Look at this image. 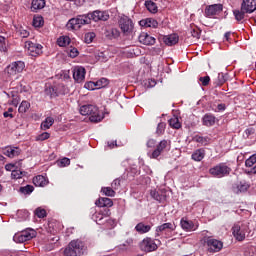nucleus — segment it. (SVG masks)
I'll return each instance as SVG.
<instances>
[{"label": "nucleus", "mask_w": 256, "mask_h": 256, "mask_svg": "<svg viewBox=\"0 0 256 256\" xmlns=\"http://www.w3.org/2000/svg\"><path fill=\"white\" fill-rule=\"evenodd\" d=\"M34 237H37V231L28 228L20 233L15 234L13 241H15V243H25L26 241H31V239H34Z\"/></svg>", "instance_id": "obj_7"}, {"label": "nucleus", "mask_w": 256, "mask_h": 256, "mask_svg": "<svg viewBox=\"0 0 256 256\" xmlns=\"http://www.w3.org/2000/svg\"><path fill=\"white\" fill-rule=\"evenodd\" d=\"M3 155L9 157V159H14V157H19V155H21V148L15 146H6L3 148Z\"/></svg>", "instance_id": "obj_17"}, {"label": "nucleus", "mask_w": 256, "mask_h": 256, "mask_svg": "<svg viewBox=\"0 0 256 256\" xmlns=\"http://www.w3.org/2000/svg\"><path fill=\"white\" fill-rule=\"evenodd\" d=\"M45 8V0H32L31 3V11L33 13H37L38 11H41V9Z\"/></svg>", "instance_id": "obj_26"}, {"label": "nucleus", "mask_w": 256, "mask_h": 256, "mask_svg": "<svg viewBox=\"0 0 256 256\" xmlns=\"http://www.w3.org/2000/svg\"><path fill=\"white\" fill-rule=\"evenodd\" d=\"M163 42L165 43V45H168L169 47L177 45V43H179V35L171 34L168 36H164Z\"/></svg>", "instance_id": "obj_24"}, {"label": "nucleus", "mask_w": 256, "mask_h": 256, "mask_svg": "<svg viewBox=\"0 0 256 256\" xmlns=\"http://www.w3.org/2000/svg\"><path fill=\"white\" fill-rule=\"evenodd\" d=\"M191 158L193 159V161H203V159H205V149L200 148L195 150L192 155Z\"/></svg>", "instance_id": "obj_28"}, {"label": "nucleus", "mask_w": 256, "mask_h": 256, "mask_svg": "<svg viewBox=\"0 0 256 256\" xmlns=\"http://www.w3.org/2000/svg\"><path fill=\"white\" fill-rule=\"evenodd\" d=\"M225 41H231V32H226L224 34Z\"/></svg>", "instance_id": "obj_62"}, {"label": "nucleus", "mask_w": 256, "mask_h": 256, "mask_svg": "<svg viewBox=\"0 0 256 256\" xmlns=\"http://www.w3.org/2000/svg\"><path fill=\"white\" fill-rule=\"evenodd\" d=\"M5 43V37L0 36V45H3Z\"/></svg>", "instance_id": "obj_64"}, {"label": "nucleus", "mask_w": 256, "mask_h": 256, "mask_svg": "<svg viewBox=\"0 0 256 256\" xmlns=\"http://www.w3.org/2000/svg\"><path fill=\"white\" fill-rule=\"evenodd\" d=\"M51 137V134L48 132H43L42 134L38 135L36 141H47Z\"/></svg>", "instance_id": "obj_50"}, {"label": "nucleus", "mask_w": 256, "mask_h": 256, "mask_svg": "<svg viewBox=\"0 0 256 256\" xmlns=\"http://www.w3.org/2000/svg\"><path fill=\"white\" fill-rule=\"evenodd\" d=\"M241 7L243 11L249 14L255 13L256 11V0H242Z\"/></svg>", "instance_id": "obj_18"}, {"label": "nucleus", "mask_w": 256, "mask_h": 256, "mask_svg": "<svg viewBox=\"0 0 256 256\" xmlns=\"http://www.w3.org/2000/svg\"><path fill=\"white\" fill-rule=\"evenodd\" d=\"M108 217H111V210L109 208H103L99 212L94 213L92 219L97 225H105V221Z\"/></svg>", "instance_id": "obj_11"}, {"label": "nucleus", "mask_w": 256, "mask_h": 256, "mask_svg": "<svg viewBox=\"0 0 256 256\" xmlns=\"http://www.w3.org/2000/svg\"><path fill=\"white\" fill-rule=\"evenodd\" d=\"M43 17L38 16V17H34L33 19V25L34 27H43Z\"/></svg>", "instance_id": "obj_47"}, {"label": "nucleus", "mask_w": 256, "mask_h": 256, "mask_svg": "<svg viewBox=\"0 0 256 256\" xmlns=\"http://www.w3.org/2000/svg\"><path fill=\"white\" fill-rule=\"evenodd\" d=\"M85 243L81 240H72L64 250L65 256H81L85 253Z\"/></svg>", "instance_id": "obj_3"}, {"label": "nucleus", "mask_w": 256, "mask_h": 256, "mask_svg": "<svg viewBox=\"0 0 256 256\" xmlns=\"http://www.w3.org/2000/svg\"><path fill=\"white\" fill-rule=\"evenodd\" d=\"M95 205L103 209H109V207H113V200H111V198L102 197L96 200Z\"/></svg>", "instance_id": "obj_22"}, {"label": "nucleus", "mask_w": 256, "mask_h": 256, "mask_svg": "<svg viewBox=\"0 0 256 256\" xmlns=\"http://www.w3.org/2000/svg\"><path fill=\"white\" fill-rule=\"evenodd\" d=\"M85 89H88L89 91H95V89H98L97 88V82H87L85 85H84Z\"/></svg>", "instance_id": "obj_48"}, {"label": "nucleus", "mask_w": 256, "mask_h": 256, "mask_svg": "<svg viewBox=\"0 0 256 256\" xmlns=\"http://www.w3.org/2000/svg\"><path fill=\"white\" fill-rule=\"evenodd\" d=\"M144 25H146V27H155L157 25V22L156 20L147 19Z\"/></svg>", "instance_id": "obj_56"}, {"label": "nucleus", "mask_w": 256, "mask_h": 256, "mask_svg": "<svg viewBox=\"0 0 256 256\" xmlns=\"http://www.w3.org/2000/svg\"><path fill=\"white\" fill-rule=\"evenodd\" d=\"M167 229H169L170 231H175V224L168 222L160 226H157L155 237H161V233H163L164 231H167Z\"/></svg>", "instance_id": "obj_21"}, {"label": "nucleus", "mask_w": 256, "mask_h": 256, "mask_svg": "<svg viewBox=\"0 0 256 256\" xmlns=\"http://www.w3.org/2000/svg\"><path fill=\"white\" fill-rule=\"evenodd\" d=\"M58 167H67L71 165V160L69 158H62L57 161Z\"/></svg>", "instance_id": "obj_44"}, {"label": "nucleus", "mask_w": 256, "mask_h": 256, "mask_svg": "<svg viewBox=\"0 0 256 256\" xmlns=\"http://www.w3.org/2000/svg\"><path fill=\"white\" fill-rule=\"evenodd\" d=\"M227 109V105L221 103L217 105V109L215 110L216 112H221V111H225Z\"/></svg>", "instance_id": "obj_59"}, {"label": "nucleus", "mask_w": 256, "mask_h": 256, "mask_svg": "<svg viewBox=\"0 0 256 256\" xmlns=\"http://www.w3.org/2000/svg\"><path fill=\"white\" fill-rule=\"evenodd\" d=\"M146 145L148 148L153 149V147H155V145H157V141H155V139H150V140H148Z\"/></svg>", "instance_id": "obj_58"}, {"label": "nucleus", "mask_w": 256, "mask_h": 256, "mask_svg": "<svg viewBox=\"0 0 256 256\" xmlns=\"http://www.w3.org/2000/svg\"><path fill=\"white\" fill-rule=\"evenodd\" d=\"M53 123H55V119H53V117H47L45 121L41 123V129H43V131H47V129H51V127H53Z\"/></svg>", "instance_id": "obj_32"}, {"label": "nucleus", "mask_w": 256, "mask_h": 256, "mask_svg": "<svg viewBox=\"0 0 256 256\" xmlns=\"http://www.w3.org/2000/svg\"><path fill=\"white\" fill-rule=\"evenodd\" d=\"M251 135H255V129L254 128H248L245 130L244 132V139H249V137H251Z\"/></svg>", "instance_id": "obj_51"}, {"label": "nucleus", "mask_w": 256, "mask_h": 256, "mask_svg": "<svg viewBox=\"0 0 256 256\" xmlns=\"http://www.w3.org/2000/svg\"><path fill=\"white\" fill-rule=\"evenodd\" d=\"M85 68L83 67H75L73 70V79L77 82V83H81V81L85 80Z\"/></svg>", "instance_id": "obj_19"}, {"label": "nucleus", "mask_w": 256, "mask_h": 256, "mask_svg": "<svg viewBox=\"0 0 256 256\" xmlns=\"http://www.w3.org/2000/svg\"><path fill=\"white\" fill-rule=\"evenodd\" d=\"M150 195L152 199H155V201H158L159 203H161V201L165 199V196L160 195L159 192H157V190H151Z\"/></svg>", "instance_id": "obj_39"}, {"label": "nucleus", "mask_w": 256, "mask_h": 256, "mask_svg": "<svg viewBox=\"0 0 256 256\" xmlns=\"http://www.w3.org/2000/svg\"><path fill=\"white\" fill-rule=\"evenodd\" d=\"M225 83V76L223 75V73H219L217 78L214 81V84L216 85V87H221V85H223Z\"/></svg>", "instance_id": "obj_43"}, {"label": "nucleus", "mask_w": 256, "mask_h": 256, "mask_svg": "<svg viewBox=\"0 0 256 256\" xmlns=\"http://www.w3.org/2000/svg\"><path fill=\"white\" fill-rule=\"evenodd\" d=\"M23 69H25V62L16 61L8 65L5 71L10 77H15L17 73H23Z\"/></svg>", "instance_id": "obj_8"}, {"label": "nucleus", "mask_w": 256, "mask_h": 256, "mask_svg": "<svg viewBox=\"0 0 256 256\" xmlns=\"http://www.w3.org/2000/svg\"><path fill=\"white\" fill-rule=\"evenodd\" d=\"M30 107L31 103H29L28 101H22L18 108V111L19 113H27Z\"/></svg>", "instance_id": "obj_36"}, {"label": "nucleus", "mask_w": 256, "mask_h": 256, "mask_svg": "<svg viewBox=\"0 0 256 256\" xmlns=\"http://www.w3.org/2000/svg\"><path fill=\"white\" fill-rule=\"evenodd\" d=\"M206 244L209 253H219L223 249V242L211 237L207 238Z\"/></svg>", "instance_id": "obj_14"}, {"label": "nucleus", "mask_w": 256, "mask_h": 256, "mask_svg": "<svg viewBox=\"0 0 256 256\" xmlns=\"http://www.w3.org/2000/svg\"><path fill=\"white\" fill-rule=\"evenodd\" d=\"M171 145V141L162 140L157 145L153 152L150 154V159H158L167 151V147Z\"/></svg>", "instance_id": "obj_9"}, {"label": "nucleus", "mask_w": 256, "mask_h": 256, "mask_svg": "<svg viewBox=\"0 0 256 256\" xmlns=\"http://www.w3.org/2000/svg\"><path fill=\"white\" fill-rule=\"evenodd\" d=\"M79 112L82 115H89L91 123H99L103 120V116L99 112V108L95 105H83L80 107Z\"/></svg>", "instance_id": "obj_1"}, {"label": "nucleus", "mask_w": 256, "mask_h": 256, "mask_svg": "<svg viewBox=\"0 0 256 256\" xmlns=\"http://www.w3.org/2000/svg\"><path fill=\"white\" fill-rule=\"evenodd\" d=\"M91 18L88 14L84 15H78L75 18H71L67 23V28L71 31H77L80 27H83V25H90Z\"/></svg>", "instance_id": "obj_4"}, {"label": "nucleus", "mask_w": 256, "mask_h": 256, "mask_svg": "<svg viewBox=\"0 0 256 256\" xmlns=\"http://www.w3.org/2000/svg\"><path fill=\"white\" fill-rule=\"evenodd\" d=\"M180 225L183 231L187 232L197 231V229H199V222H193L187 218H182L180 220Z\"/></svg>", "instance_id": "obj_15"}, {"label": "nucleus", "mask_w": 256, "mask_h": 256, "mask_svg": "<svg viewBox=\"0 0 256 256\" xmlns=\"http://www.w3.org/2000/svg\"><path fill=\"white\" fill-rule=\"evenodd\" d=\"M3 116L5 118L10 117L11 119H13V108H8V111L4 112Z\"/></svg>", "instance_id": "obj_57"}, {"label": "nucleus", "mask_w": 256, "mask_h": 256, "mask_svg": "<svg viewBox=\"0 0 256 256\" xmlns=\"http://www.w3.org/2000/svg\"><path fill=\"white\" fill-rule=\"evenodd\" d=\"M138 39L142 45H155V38L147 34V32H142Z\"/></svg>", "instance_id": "obj_20"}, {"label": "nucleus", "mask_w": 256, "mask_h": 256, "mask_svg": "<svg viewBox=\"0 0 256 256\" xmlns=\"http://www.w3.org/2000/svg\"><path fill=\"white\" fill-rule=\"evenodd\" d=\"M34 187L32 185H26L24 187H20V193H23L24 195H30V193H33Z\"/></svg>", "instance_id": "obj_42"}, {"label": "nucleus", "mask_w": 256, "mask_h": 256, "mask_svg": "<svg viewBox=\"0 0 256 256\" xmlns=\"http://www.w3.org/2000/svg\"><path fill=\"white\" fill-rule=\"evenodd\" d=\"M18 35L22 37L23 39L27 38L29 36V31L24 30L23 27H20L17 31Z\"/></svg>", "instance_id": "obj_52"}, {"label": "nucleus", "mask_w": 256, "mask_h": 256, "mask_svg": "<svg viewBox=\"0 0 256 256\" xmlns=\"http://www.w3.org/2000/svg\"><path fill=\"white\" fill-rule=\"evenodd\" d=\"M151 225L145 224L143 222H139L135 226V231L139 233V235H145V233H149L151 231Z\"/></svg>", "instance_id": "obj_25"}, {"label": "nucleus", "mask_w": 256, "mask_h": 256, "mask_svg": "<svg viewBox=\"0 0 256 256\" xmlns=\"http://www.w3.org/2000/svg\"><path fill=\"white\" fill-rule=\"evenodd\" d=\"M23 177V172L21 170H12L11 178L12 179H21Z\"/></svg>", "instance_id": "obj_49"}, {"label": "nucleus", "mask_w": 256, "mask_h": 256, "mask_svg": "<svg viewBox=\"0 0 256 256\" xmlns=\"http://www.w3.org/2000/svg\"><path fill=\"white\" fill-rule=\"evenodd\" d=\"M111 187L114 191H117V189H119V187H121V179H115L112 184Z\"/></svg>", "instance_id": "obj_54"}, {"label": "nucleus", "mask_w": 256, "mask_h": 256, "mask_svg": "<svg viewBox=\"0 0 256 256\" xmlns=\"http://www.w3.org/2000/svg\"><path fill=\"white\" fill-rule=\"evenodd\" d=\"M249 184L245 181H240L237 184H235L234 191L235 193H245L249 189Z\"/></svg>", "instance_id": "obj_30"}, {"label": "nucleus", "mask_w": 256, "mask_h": 256, "mask_svg": "<svg viewBox=\"0 0 256 256\" xmlns=\"http://www.w3.org/2000/svg\"><path fill=\"white\" fill-rule=\"evenodd\" d=\"M88 17H90V21H94L95 23L99 21H109V12L95 10L93 12L88 13Z\"/></svg>", "instance_id": "obj_13"}, {"label": "nucleus", "mask_w": 256, "mask_h": 256, "mask_svg": "<svg viewBox=\"0 0 256 256\" xmlns=\"http://www.w3.org/2000/svg\"><path fill=\"white\" fill-rule=\"evenodd\" d=\"M190 27H191L190 33L192 37H194V39H201V29L193 25H191Z\"/></svg>", "instance_id": "obj_34"}, {"label": "nucleus", "mask_w": 256, "mask_h": 256, "mask_svg": "<svg viewBox=\"0 0 256 256\" xmlns=\"http://www.w3.org/2000/svg\"><path fill=\"white\" fill-rule=\"evenodd\" d=\"M105 224L109 225L110 227H113L115 225V220L108 217L105 220Z\"/></svg>", "instance_id": "obj_60"}, {"label": "nucleus", "mask_w": 256, "mask_h": 256, "mask_svg": "<svg viewBox=\"0 0 256 256\" xmlns=\"http://www.w3.org/2000/svg\"><path fill=\"white\" fill-rule=\"evenodd\" d=\"M57 43L59 47H67L71 43V38L69 36H61L58 38Z\"/></svg>", "instance_id": "obj_33"}, {"label": "nucleus", "mask_w": 256, "mask_h": 256, "mask_svg": "<svg viewBox=\"0 0 256 256\" xmlns=\"http://www.w3.org/2000/svg\"><path fill=\"white\" fill-rule=\"evenodd\" d=\"M96 35L94 32H88L84 36L85 43H93V39H95Z\"/></svg>", "instance_id": "obj_45"}, {"label": "nucleus", "mask_w": 256, "mask_h": 256, "mask_svg": "<svg viewBox=\"0 0 256 256\" xmlns=\"http://www.w3.org/2000/svg\"><path fill=\"white\" fill-rule=\"evenodd\" d=\"M68 55L69 57H71L72 59H75V57L79 56V50L75 47H70L68 49Z\"/></svg>", "instance_id": "obj_46"}, {"label": "nucleus", "mask_w": 256, "mask_h": 256, "mask_svg": "<svg viewBox=\"0 0 256 256\" xmlns=\"http://www.w3.org/2000/svg\"><path fill=\"white\" fill-rule=\"evenodd\" d=\"M199 81L200 83H202L203 87H207V85H209V82L211 81V78L209 76L200 77Z\"/></svg>", "instance_id": "obj_53"}, {"label": "nucleus", "mask_w": 256, "mask_h": 256, "mask_svg": "<svg viewBox=\"0 0 256 256\" xmlns=\"http://www.w3.org/2000/svg\"><path fill=\"white\" fill-rule=\"evenodd\" d=\"M25 51L30 57H39L43 55V46L37 42L28 40L24 44Z\"/></svg>", "instance_id": "obj_6"}, {"label": "nucleus", "mask_w": 256, "mask_h": 256, "mask_svg": "<svg viewBox=\"0 0 256 256\" xmlns=\"http://www.w3.org/2000/svg\"><path fill=\"white\" fill-rule=\"evenodd\" d=\"M223 12V4H213L209 5L205 9V15L207 17H215Z\"/></svg>", "instance_id": "obj_16"}, {"label": "nucleus", "mask_w": 256, "mask_h": 256, "mask_svg": "<svg viewBox=\"0 0 256 256\" xmlns=\"http://www.w3.org/2000/svg\"><path fill=\"white\" fill-rule=\"evenodd\" d=\"M164 132H165V124L159 123L156 130L157 135H163Z\"/></svg>", "instance_id": "obj_55"}, {"label": "nucleus", "mask_w": 256, "mask_h": 256, "mask_svg": "<svg viewBox=\"0 0 256 256\" xmlns=\"http://www.w3.org/2000/svg\"><path fill=\"white\" fill-rule=\"evenodd\" d=\"M52 91H53L54 95H56V97L61 95V91H57V88H55V87L52 88Z\"/></svg>", "instance_id": "obj_63"}, {"label": "nucleus", "mask_w": 256, "mask_h": 256, "mask_svg": "<svg viewBox=\"0 0 256 256\" xmlns=\"http://www.w3.org/2000/svg\"><path fill=\"white\" fill-rule=\"evenodd\" d=\"M209 174L212 175V177L221 179L231 174V167L227 166L226 163H219L209 169Z\"/></svg>", "instance_id": "obj_5"}, {"label": "nucleus", "mask_w": 256, "mask_h": 256, "mask_svg": "<svg viewBox=\"0 0 256 256\" xmlns=\"http://www.w3.org/2000/svg\"><path fill=\"white\" fill-rule=\"evenodd\" d=\"M34 213L39 219H45V217H47V210L41 207L37 208Z\"/></svg>", "instance_id": "obj_40"}, {"label": "nucleus", "mask_w": 256, "mask_h": 256, "mask_svg": "<svg viewBox=\"0 0 256 256\" xmlns=\"http://www.w3.org/2000/svg\"><path fill=\"white\" fill-rule=\"evenodd\" d=\"M5 169L6 171H13V169H15V164H6Z\"/></svg>", "instance_id": "obj_61"}, {"label": "nucleus", "mask_w": 256, "mask_h": 256, "mask_svg": "<svg viewBox=\"0 0 256 256\" xmlns=\"http://www.w3.org/2000/svg\"><path fill=\"white\" fill-rule=\"evenodd\" d=\"M192 141H194V143H199V145H201L202 147H205V145H209V143H211V138H209L208 136H199V135H195L192 138Z\"/></svg>", "instance_id": "obj_27"}, {"label": "nucleus", "mask_w": 256, "mask_h": 256, "mask_svg": "<svg viewBox=\"0 0 256 256\" xmlns=\"http://www.w3.org/2000/svg\"><path fill=\"white\" fill-rule=\"evenodd\" d=\"M109 85V80L107 78H101L100 80L96 81L97 89H103V87H107Z\"/></svg>", "instance_id": "obj_41"}, {"label": "nucleus", "mask_w": 256, "mask_h": 256, "mask_svg": "<svg viewBox=\"0 0 256 256\" xmlns=\"http://www.w3.org/2000/svg\"><path fill=\"white\" fill-rule=\"evenodd\" d=\"M247 233V225L234 224L232 227V235L236 241H245V235Z\"/></svg>", "instance_id": "obj_10"}, {"label": "nucleus", "mask_w": 256, "mask_h": 256, "mask_svg": "<svg viewBox=\"0 0 256 256\" xmlns=\"http://www.w3.org/2000/svg\"><path fill=\"white\" fill-rule=\"evenodd\" d=\"M216 121H217V118L213 114H205L202 118V124L205 127H213Z\"/></svg>", "instance_id": "obj_23"}, {"label": "nucleus", "mask_w": 256, "mask_h": 256, "mask_svg": "<svg viewBox=\"0 0 256 256\" xmlns=\"http://www.w3.org/2000/svg\"><path fill=\"white\" fill-rule=\"evenodd\" d=\"M145 7L150 13H157V4L153 1H146Z\"/></svg>", "instance_id": "obj_35"}, {"label": "nucleus", "mask_w": 256, "mask_h": 256, "mask_svg": "<svg viewBox=\"0 0 256 256\" xmlns=\"http://www.w3.org/2000/svg\"><path fill=\"white\" fill-rule=\"evenodd\" d=\"M169 125L173 129H181V122H179V118L174 117L169 120Z\"/></svg>", "instance_id": "obj_37"}, {"label": "nucleus", "mask_w": 256, "mask_h": 256, "mask_svg": "<svg viewBox=\"0 0 256 256\" xmlns=\"http://www.w3.org/2000/svg\"><path fill=\"white\" fill-rule=\"evenodd\" d=\"M101 192L106 195V197H115V190L112 187H102Z\"/></svg>", "instance_id": "obj_38"}, {"label": "nucleus", "mask_w": 256, "mask_h": 256, "mask_svg": "<svg viewBox=\"0 0 256 256\" xmlns=\"http://www.w3.org/2000/svg\"><path fill=\"white\" fill-rule=\"evenodd\" d=\"M33 183L35 187H45V185H47L49 181H47V178H45V176L38 175L33 178Z\"/></svg>", "instance_id": "obj_29"}, {"label": "nucleus", "mask_w": 256, "mask_h": 256, "mask_svg": "<svg viewBox=\"0 0 256 256\" xmlns=\"http://www.w3.org/2000/svg\"><path fill=\"white\" fill-rule=\"evenodd\" d=\"M139 247L141 249V251H144L145 253H151L153 251H157L158 246L155 243V240H153L152 238L146 237L144 238L140 244Z\"/></svg>", "instance_id": "obj_12"}, {"label": "nucleus", "mask_w": 256, "mask_h": 256, "mask_svg": "<svg viewBox=\"0 0 256 256\" xmlns=\"http://www.w3.org/2000/svg\"><path fill=\"white\" fill-rule=\"evenodd\" d=\"M249 14V12H246L243 10V6L240 7V9L233 10V15L236 19V21H243L245 19V16Z\"/></svg>", "instance_id": "obj_31"}, {"label": "nucleus", "mask_w": 256, "mask_h": 256, "mask_svg": "<svg viewBox=\"0 0 256 256\" xmlns=\"http://www.w3.org/2000/svg\"><path fill=\"white\" fill-rule=\"evenodd\" d=\"M118 25L125 37H133L135 35V22L129 16H121Z\"/></svg>", "instance_id": "obj_2"}]
</instances>
